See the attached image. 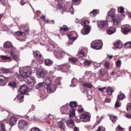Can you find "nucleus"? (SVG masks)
<instances>
[{"label": "nucleus", "mask_w": 131, "mask_h": 131, "mask_svg": "<svg viewBox=\"0 0 131 131\" xmlns=\"http://www.w3.org/2000/svg\"><path fill=\"white\" fill-rule=\"evenodd\" d=\"M20 73L23 77H25L24 80L29 86H34L36 82L35 79L33 77H30V75L32 74L30 67L26 68L24 71H21Z\"/></svg>", "instance_id": "1"}, {"label": "nucleus", "mask_w": 131, "mask_h": 131, "mask_svg": "<svg viewBox=\"0 0 131 131\" xmlns=\"http://www.w3.org/2000/svg\"><path fill=\"white\" fill-rule=\"evenodd\" d=\"M27 90H28V86H27V85L24 84L21 86L20 89L21 94L18 95V98L20 102H23V99H24V94H26Z\"/></svg>", "instance_id": "2"}, {"label": "nucleus", "mask_w": 131, "mask_h": 131, "mask_svg": "<svg viewBox=\"0 0 131 131\" xmlns=\"http://www.w3.org/2000/svg\"><path fill=\"white\" fill-rule=\"evenodd\" d=\"M116 10L114 9H112L111 10L107 13V15L106 16V20L108 22H112L113 21L114 18H115V12Z\"/></svg>", "instance_id": "3"}, {"label": "nucleus", "mask_w": 131, "mask_h": 131, "mask_svg": "<svg viewBox=\"0 0 131 131\" xmlns=\"http://www.w3.org/2000/svg\"><path fill=\"white\" fill-rule=\"evenodd\" d=\"M74 34L75 35H76V34H77L76 33V32L72 31L70 33V35H69L68 36H69V38H70V40L67 43V47H69L70 45H72L73 41H74V40H75V39H76V38H77V37H71V36L74 35Z\"/></svg>", "instance_id": "4"}, {"label": "nucleus", "mask_w": 131, "mask_h": 131, "mask_svg": "<svg viewBox=\"0 0 131 131\" xmlns=\"http://www.w3.org/2000/svg\"><path fill=\"white\" fill-rule=\"evenodd\" d=\"M33 55L39 63H42L43 62L44 59L43 58H42V55H41V53H40L39 51H36L35 52H33Z\"/></svg>", "instance_id": "5"}, {"label": "nucleus", "mask_w": 131, "mask_h": 131, "mask_svg": "<svg viewBox=\"0 0 131 131\" xmlns=\"http://www.w3.org/2000/svg\"><path fill=\"white\" fill-rule=\"evenodd\" d=\"M65 55L67 56L68 53H65L64 51L61 49L59 50L57 52L55 53V57L57 59H62V58H63Z\"/></svg>", "instance_id": "6"}, {"label": "nucleus", "mask_w": 131, "mask_h": 131, "mask_svg": "<svg viewBox=\"0 0 131 131\" xmlns=\"http://www.w3.org/2000/svg\"><path fill=\"white\" fill-rule=\"evenodd\" d=\"M91 46L93 49H94V50H101V49H102V47H103V44L102 43V42H92Z\"/></svg>", "instance_id": "7"}, {"label": "nucleus", "mask_w": 131, "mask_h": 131, "mask_svg": "<svg viewBox=\"0 0 131 131\" xmlns=\"http://www.w3.org/2000/svg\"><path fill=\"white\" fill-rule=\"evenodd\" d=\"M121 31L124 34H127L131 31L130 26L129 25L122 26L121 27Z\"/></svg>", "instance_id": "8"}, {"label": "nucleus", "mask_w": 131, "mask_h": 131, "mask_svg": "<svg viewBox=\"0 0 131 131\" xmlns=\"http://www.w3.org/2000/svg\"><path fill=\"white\" fill-rule=\"evenodd\" d=\"M47 90L48 93L49 94H51L52 93H54L55 91H56V85L53 84H50L47 85Z\"/></svg>", "instance_id": "9"}, {"label": "nucleus", "mask_w": 131, "mask_h": 131, "mask_svg": "<svg viewBox=\"0 0 131 131\" xmlns=\"http://www.w3.org/2000/svg\"><path fill=\"white\" fill-rule=\"evenodd\" d=\"M61 66V69L63 72H68L70 69V64L68 63H64Z\"/></svg>", "instance_id": "10"}, {"label": "nucleus", "mask_w": 131, "mask_h": 131, "mask_svg": "<svg viewBox=\"0 0 131 131\" xmlns=\"http://www.w3.org/2000/svg\"><path fill=\"white\" fill-rule=\"evenodd\" d=\"M19 128L20 129H23L25 128V127H27V123H26V121L24 120H20L18 124Z\"/></svg>", "instance_id": "11"}, {"label": "nucleus", "mask_w": 131, "mask_h": 131, "mask_svg": "<svg viewBox=\"0 0 131 131\" xmlns=\"http://www.w3.org/2000/svg\"><path fill=\"white\" fill-rule=\"evenodd\" d=\"M113 25L119 27L121 24V19L119 17H115L113 20Z\"/></svg>", "instance_id": "12"}, {"label": "nucleus", "mask_w": 131, "mask_h": 131, "mask_svg": "<svg viewBox=\"0 0 131 131\" xmlns=\"http://www.w3.org/2000/svg\"><path fill=\"white\" fill-rule=\"evenodd\" d=\"M48 73V71L47 70H41V71H38L36 73V75L37 77H39V78H40L41 77H43V76H46V74Z\"/></svg>", "instance_id": "13"}, {"label": "nucleus", "mask_w": 131, "mask_h": 131, "mask_svg": "<svg viewBox=\"0 0 131 131\" xmlns=\"http://www.w3.org/2000/svg\"><path fill=\"white\" fill-rule=\"evenodd\" d=\"M107 25V21L106 20H99L97 22V26L98 28H104Z\"/></svg>", "instance_id": "14"}, {"label": "nucleus", "mask_w": 131, "mask_h": 131, "mask_svg": "<svg viewBox=\"0 0 131 131\" xmlns=\"http://www.w3.org/2000/svg\"><path fill=\"white\" fill-rule=\"evenodd\" d=\"M79 118L80 119H84V120H81V121H83V122H88V121H90L91 116L88 114L82 115Z\"/></svg>", "instance_id": "15"}, {"label": "nucleus", "mask_w": 131, "mask_h": 131, "mask_svg": "<svg viewBox=\"0 0 131 131\" xmlns=\"http://www.w3.org/2000/svg\"><path fill=\"white\" fill-rule=\"evenodd\" d=\"M17 123V118L15 116H11L9 119V124L11 126H14Z\"/></svg>", "instance_id": "16"}, {"label": "nucleus", "mask_w": 131, "mask_h": 131, "mask_svg": "<svg viewBox=\"0 0 131 131\" xmlns=\"http://www.w3.org/2000/svg\"><path fill=\"white\" fill-rule=\"evenodd\" d=\"M2 73H5L6 74H12L13 73V71L10 69H7L6 68H2L1 69Z\"/></svg>", "instance_id": "17"}, {"label": "nucleus", "mask_w": 131, "mask_h": 131, "mask_svg": "<svg viewBox=\"0 0 131 131\" xmlns=\"http://www.w3.org/2000/svg\"><path fill=\"white\" fill-rule=\"evenodd\" d=\"M61 112L62 114H68V106L67 105H63L61 108Z\"/></svg>", "instance_id": "18"}, {"label": "nucleus", "mask_w": 131, "mask_h": 131, "mask_svg": "<svg viewBox=\"0 0 131 131\" xmlns=\"http://www.w3.org/2000/svg\"><path fill=\"white\" fill-rule=\"evenodd\" d=\"M6 77L4 75H0V85L4 86V85H6Z\"/></svg>", "instance_id": "19"}, {"label": "nucleus", "mask_w": 131, "mask_h": 131, "mask_svg": "<svg viewBox=\"0 0 131 131\" xmlns=\"http://www.w3.org/2000/svg\"><path fill=\"white\" fill-rule=\"evenodd\" d=\"M43 81L44 83H45V85L47 84V85H49L52 82V80L51 79V78L49 77H45L43 78Z\"/></svg>", "instance_id": "20"}, {"label": "nucleus", "mask_w": 131, "mask_h": 131, "mask_svg": "<svg viewBox=\"0 0 131 131\" xmlns=\"http://www.w3.org/2000/svg\"><path fill=\"white\" fill-rule=\"evenodd\" d=\"M115 90H114V89L112 88V87L111 86H108L107 87V88L106 89V93L107 94L108 96H112V94H113V93H114V91Z\"/></svg>", "instance_id": "21"}, {"label": "nucleus", "mask_w": 131, "mask_h": 131, "mask_svg": "<svg viewBox=\"0 0 131 131\" xmlns=\"http://www.w3.org/2000/svg\"><path fill=\"white\" fill-rule=\"evenodd\" d=\"M11 57H13V59L14 61L16 62H19L20 61V59H19V57H17L16 56V54H15V53L14 52V50H12L10 53Z\"/></svg>", "instance_id": "22"}, {"label": "nucleus", "mask_w": 131, "mask_h": 131, "mask_svg": "<svg viewBox=\"0 0 131 131\" xmlns=\"http://www.w3.org/2000/svg\"><path fill=\"white\" fill-rule=\"evenodd\" d=\"M90 30H91V28L85 27V28H84V29H82L81 31V33L83 35H85L90 33Z\"/></svg>", "instance_id": "23"}, {"label": "nucleus", "mask_w": 131, "mask_h": 131, "mask_svg": "<svg viewBox=\"0 0 131 131\" xmlns=\"http://www.w3.org/2000/svg\"><path fill=\"white\" fill-rule=\"evenodd\" d=\"M4 47L7 49H12L13 48V44L9 41H7L4 43Z\"/></svg>", "instance_id": "24"}, {"label": "nucleus", "mask_w": 131, "mask_h": 131, "mask_svg": "<svg viewBox=\"0 0 131 131\" xmlns=\"http://www.w3.org/2000/svg\"><path fill=\"white\" fill-rule=\"evenodd\" d=\"M78 57H85V53H84V49H79L77 54Z\"/></svg>", "instance_id": "25"}, {"label": "nucleus", "mask_w": 131, "mask_h": 131, "mask_svg": "<svg viewBox=\"0 0 131 131\" xmlns=\"http://www.w3.org/2000/svg\"><path fill=\"white\" fill-rule=\"evenodd\" d=\"M114 46L117 49H121L123 47L122 42L118 41L115 43Z\"/></svg>", "instance_id": "26"}, {"label": "nucleus", "mask_w": 131, "mask_h": 131, "mask_svg": "<svg viewBox=\"0 0 131 131\" xmlns=\"http://www.w3.org/2000/svg\"><path fill=\"white\" fill-rule=\"evenodd\" d=\"M115 32V28L113 27H110L106 31V33L108 35L113 34Z\"/></svg>", "instance_id": "27"}, {"label": "nucleus", "mask_w": 131, "mask_h": 131, "mask_svg": "<svg viewBox=\"0 0 131 131\" xmlns=\"http://www.w3.org/2000/svg\"><path fill=\"white\" fill-rule=\"evenodd\" d=\"M53 63H54V61H53V60H52L50 59H45V64L46 66H51V65H52V64H53Z\"/></svg>", "instance_id": "28"}, {"label": "nucleus", "mask_w": 131, "mask_h": 131, "mask_svg": "<svg viewBox=\"0 0 131 131\" xmlns=\"http://www.w3.org/2000/svg\"><path fill=\"white\" fill-rule=\"evenodd\" d=\"M89 24H90V21L89 20H85L81 23V25H82L84 28L86 27L87 28H89L91 29V27L89 26Z\"/></svg>", "instance_id": "29"}, {"label": "nucleus", "mask_w": 131, "mask_h": 131, "mask_svg": "<svg viewBox=\"0 0 131 131\" xmlns=\"http://www.w3.org/2000/svg\"><path fill=\"white\" fill-rule=\"evenodd\" d=\"M69 60L70 62H71V63H73V64H76L78 62V59L74 57L69 58Z\"/></svg>", "instance_id": "30"}, {"label": "nucleus", "mask_w": 131, "mask_h": 131, "mask_svg": "<svg viewBox=\"0 0 131 131\" xmlns=\"http://www.w3.org/2000/svg\"><path fill=\"white\" fill-rule=\"evenodd\" d=\"M58 125L60 129H64V128H65V124H64V122H62V121L58 122Z\"/></svg>", "instance_id": "31"}, {"label": "nucleus", "mask_w": 131, "mask_h": 131, "mask_svg": "<svg viewBox=\"0 0 131 131\" xmlns=\"http://www.w3.org/2000/svg\"><path fill=\"white\" fill-rule=\"evenodd\" d=\"M24 31L26 32H29V26L28 25H24L21 26Z\"/></svg>", "instance_id": "32"}, {"label": "nucleus", "mask_w": 131, "mask_h": 131, "mask_svg": "<svg viewBox=\"0 0 131 131\" xmlns=\"http://www.w3.org/2000/svg\"><path fill=\"white\" fill-rule=\"evenodd\" d=\"M76 84H77V80L75 78H73L72 80V84L70 85V86L73 88L76 86Z\"/></svg>", "instance_id": "33"}, {"label": "nucleus", "mask_w": 131, "mask_h": 131, "mask_svg": "<svg viewBox=\"0 0 131 131\" xmlns=\"http://www.w3.org/2000/svg\"><path fill=\"white\" fill-rule=\"evenodd\" d=\"M66 123L67 125H70V124H71L72 126H75V123H74V122L72 119H70L69 120L67 121Z\"/></svg>", "instance_id": "34"}, {"label": "nucleus", "mask_w": 131, "mask_h": 131, "mask_svg": "<svg viewBox=\"0 0 131 131\" xmlns=\"http://www.w3.org/2000/svg\"><path fill=\"white\" fill-rule=\"evenodd\" d=\"M46 85V83L43 82H40L38 83L37 85H36V88L37 89H41V88H43Z\"/></svg>", "instance_id": "35"}, {"label": "nucleus", "mask_w": 131, "mask_h": 131, "mask_svg": "<svg viewBox=\"0 0 131 131\" xmlns=\"http://www.w3.org/2000/svg\"><path fill=\"white\" fill-rule=\"evenodd\" d=\"M99 74L100 76H104L106 75V70L103 69H101L99 70Z\"/></svg>", "instance_id": "36"}, {"label": "nucleus", "mask_w": 131, "mask_h": 131, "mask_svg": "<svg viewBox=\"0 0 131 131\" xmlns=\"http://www.w3.org/2000/svg\"><path fill=\"white\" fill-rule=\"evenodd\" d=\"M70 106L72 108H74L75 107H77V103L75 101H71L70 102Z\"/></svg>", "instance_id": "37"}, {"label": "nucleus", "mask_w": 131, "mask_h": 131, "mask_svg": "<svg viewBox=\"0 0 131 131\" xmlns=\"http://www.w3.org/2000/svg\"><path fill=\"white\" fill-rule=\"evenodd\" d=\"M83 85H84V86H86V88H88V89H92V88H93V85L88 82L83 83Z\"/></svg>", "instance_id": "38"}, {"label": "nucleus", "mask_w": 131, "mask_h": 131, "mask_svg": "<svg viewBox=\"0 0 131 131\" xmlns=\"http://www.w3.org/2000/svg\"><path fill=\"white\" fill-rule=\"evenodd\" d=\"M125 98V95L123 94H121L118 95V100H120V101L123 100Z\"/></svg>", "instance_id": "39"}, {"label": "nucleus", "mask_w": 131, "mask_h": 131, "mask_svg": "<svg viewBox=\"0 0 131 131\" xmlns=\"http://www.w3.org/2000/svg\"><path fill=\"white\" fill-rule=\"evenodd\" d=\"M92 64V62L89 60H85L83 63L84 66H90Z\"/></svg>", "instance_id": "40"}, {"label": "nucleus", "mask_w": 131, "mask_h": 131, "mask_svg": "<svg viewBox=\"0 0 131 131\" xmlns=\"http://www.w3.org/2000/svg\"><path fill=\"white\" fill-rule=\"evenodd\" d=\"M48 46H49L48 49V52H51V51H53V50H54V45H53L52 43H49Z\"/></svg>", "instance_id": "41"}, {"label": "nucleus", "mask_w": 131, "mask_h": 131, "mask_svg": "<svg viewBox=\"0 0 131 131\" xmlns=\"http://www.w3.org/2000/svg\"><path fill=\"white\" fill-rule=\"evenodd\" d=\"M75 115V109L73 108L72 111L70 112L69 117H73Z\"/></svg>", "instance_id": "42"}, {"label": "nucleus", "mask_w": 131, "mask_h": 131, "mask_svg": "<svg viewBox=\"0 0 131 131\" xmlns=\"http://www.w3.org/2000/svg\"><path fill=\"white\" fill-rule=\"evenodd\" d=\"M60 30H62V31H68V27L67 26L63 25L62 27H60Z\"/></svg>", "instance_id": "43"}, {"label": "nucleus", "mask_w": 131, "mask_h": 131, "mask_svg": "<svg viewBox=\"0 0 131 131\" xmlns=\"http://www.w3.org/2000/svg\"><path fill=\"white\" fill-rule=\"evenodd\" d=\"M124 47L126 49H129V48L131 47V41L127 42L125 45H124Z\"/></svg>", "instance_id": "44"}, {"label": "nucleus", "mask_w": 131, "mask_h": 131, "mask_svg": "<svg viewBox=\"0 0 131 131\" xmlns=\"http://www.w3.org/2000/svg\"><path fill=\"white\" fill-rule=\"evenodd\" d=\"M97 15V10H93V11H91L90 12V15L92 17H95Z\"/></svg>", "instance_id": "45"}, {"label": "nucleus", "mask_w": 131, "mask_h": 131, "mask_svg": "<svg viewBox=\"0 0 131 131\" xmlns=\"http://www.w3.org/2000/svg\"><path fill=\"white\" fill-rule=\"evenodd\" d=\"M16 35L18 36H23V37H24V36H25V33L22 32H16Z\"/></svg>", "instance_id": "46"}, {"label": "nucleus", "mask_w": 131, "mask_h": 131, "mask_svg": "<svg viewBox=\"0 0 131 131\" xmlns=\"http://www.w3.org/2000/svg\"><path fill=\"white\" fill-rule=\"evenodd\" d=\"M0 57L1 59H2V60H11V57H9L5 55H1Z\"/></svg>", "instance_id": "47"}, {"label": "nucleus", "mask_w": 131, "mask_h": 131, "mask_svg": "<svg viewBox=\"0 0 131 131\" xmlns=\"http://www.w3.org/2000/svg\"><path fill=\"white\" fill-rule=\"evenodd\" d=\"M104 67L106 68V69H109V68H110V62L108 61H105L104 63Z\"/></svg>", "instance_id": "48"}, {"label": "nucleus", "mask_w": 131, "mask_h": 131, "mask_svg": "<svg viewBox=\"0 0 131 131\" xmlns=\"http://www.w3.org/2000/svg\"><path fill=\"white\" fill-rule=\"evenodd\" d=\"M0 125L1 126V131H6V125L3 123H0Z\"/></svg>", "instance_id": "49"}, {"label": "nucleus", "mask_w": 131, "mask_h": 131, "mask_svg": "<svg viewBox=\"0 0 131 131\" xmlns=\"http://www.w3.org/2000/svg\"><path fill=\"white\" fill-rule=\"evenodd\" d=\"M115 107L117 108H119V107H121V103L118 100H117L116 104H115Z\"/></svg>", "instance_id": "50"}, {"label": "nucleus", "mask_w": 131, "mask_h": 131, "mask_svg": "<svg viewBox=\"0 0 131 131\" xmlns=\"http://www.w3.org/2000/svg\"><path fill=\"white\" fill-rule=\"evenodd\" d=\"M110 119L112 120V122H115L116 121V119H117V117L114 116H110Z\"/></svg>", "instance_id": "51"}, {"label": "nucleus", "mask_w": 131, "mask_h": 131, "mask_svg": "<svg viewBox=\"0 0 131 131\" xmlns=\"http://www.w3.org/2000/svg\"><path fill=\"white\" fill-rule=\"evenodd\" d=\"M118 13H121V14H122V13L124 12V8L123 7H119L118 9Z\"/></svg>", "instance_id": "52"}, {"label": "nucleus", "mask_w": 131, "mask_h": 131, "mask_svg": "<svg viewBox=\"0 0 131 131\" xmlns=\"http://www.w3.org/2000/svg\"><path fill=\"white\" fill-rule=\"evenodd\" d=\"M94 67L95 68H99V67H101V63H96L95 62L94 64Z\"/></svg>", "instance_id": "53"}, {"label": "nucleus", "mask_w": 131, "mask_h": 131, "mask_svg": "<svg viewBox=\"0 0 131 131\" xmlns=\"http://www.w3.org/2000/svg\"><path fill=\"white\" fill-rule=\"evenodd\" d=\"M9 85L12 86V88H16V83H15V82H10Z\"/></svg>", "instance_id": "54"}, {"label": "nucleus", "mask_w": 131, "mask_h": 131, "mask_svg": "<svg viewBox=\"0 0 131 131\" xmlns=\"http://www.w3.org/2000/svg\"><path fill=\"white\" fill-rule=\"evenodd\" d=\"M121 60H118L117 61V67H120L121 66Z\"/></svg>", "instance_id": "55"}, {"label": "nucleus", "mask_w": 131, "mask_h": 131, "mask_svg": "<svg viewBox=\"0 0 131 131\" xmlns=\"http://www.w3.org/2000/svg\"><path fill=\"white\" fill-rule=\"evenodd\" d=\"M57 9L58 10H63V6L60 4H58Z\"/></svg>", "instance_id": "56"}, {"label": "nucleus", "mask_w": 131, "mask_h": 131, "mask_svg": "<svg viewBox=\"0 0 131 131\" xmlns=\"http://www.w3.org/2000/svg\"><path fill=\"white\" fill-rule=\"evenodd\" d=\"M106 89H107V88L103 87L102 88H99L98 90V91H100V92H101V93H103V92H104V90H106Z\"/></svg>", "instance_id": "57"}, {"label": "nucleus", "mask_w": 131, "mask_h": 131, "mask_svg": "<svg viewBox=\"0 0 131 131\" xmlns=\"http://www.w3.org/2000/svg\"><path fill=\"white\" fill-rule=\"evenodd\" d=\"M29 131H40L38 128H32Z\"/></svg>", "instance_id": "58"}, {"label": "nucleus", "mask_w": 131, "mask_h": 131, "mask_svg": "<svg viewBox=\"0 0 131 131\" xmlns=\"http://www.w3.org/2000/svg\"><path fill=\"white\" fill-rule=\"evenodd\" d=\"M127 111H131V104H128L127 105Z\"/></svg>", "instance_id": "59"}, {"label": "nucleus", "mask_w": 131, "mask_h": 131, "mask_svg": "<svg viewBox=\"0 0 131 131\" xmlns=\"http://www.w3.org/2000/svg\"><path fill=\"white\" fill-rule=\"evenodd\" d=\"M48 117V119H50L51 120V119H53L54 118V116H53L52 115L49 114Z\"/></svg>", "instance_id": "60"}, {"label": "nucleus", "mask_w": 131, "mask_h": 131, "mask_svg": "<svg viewBox=\"0 0 131 131\" xmlns=\"http://www.w3.org/2000/svg\"><path fill=\"white\" fill-rule=\"evenodd\" d=\"M97 131H105V128H102L99 126L98 129H97Z\"/></svg>", "instance_id": "61"}, {"label": "nucleus", "mask_w": 131, "mask_h": 131, "mask_svg": "<svg viewBox=\"0 0 131 131\" xmlns=\"http://www.w3.org/2000/svg\"><path fill=\"white\" fill-rule=\"evenodd\" d=\"M105 101L106 103H111V99L106 98Z\"/></svg>", "instance_id": "62"}, {"label": "nucleus", "mask_w": 131, "mask_h": 131, "mask_svg": "<svg viewBox=\"0 0 131 131\" xmlns=\"http://www.w3.org/2000/svg\"><path fill=\"white\" fill-rule=\"evenodd\" d=\"M20 4L21 6H24V4H26V2H24V0H20Z\"/></svg>", "instance_id": "63"}, {"label": "nucleus", "mask_w": 131, "mask_h": 131, "mask_svg": "<svg viewBox=\"0 0 131 131\" xmlns=\"http://www.w3.org/2000/svg\"><path fill=\"white\" fill-rule=\"evenodd\" d=\"M90 73H91V72H86L84 74V75L83 76L84 77H85V76H88V75H90Z\"/></svg>", "instance_id": "64"}]
</instances>
